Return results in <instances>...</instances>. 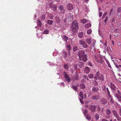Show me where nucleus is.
I'll return each instance as SVG.
<instances>
[{"mask_svg": "<svg viewBox=\"0 0 121 121\" xmlns=\"http://www.w3.org/2000/svg\"><path fill=\"white\" fill-rule=\"evenodd\" d=\"M119 113L120 116H121V108L119 109Z\"/></svg>", "mask_w": 121, "mask_h": 121, "instance_id": "50", "label": "nucleus"}, {"mask_svg": "<svg viewBox=\"0 0 121 121\" xmlns=\"http://www.w3.org/2000/svg\"><path fill=\"white\" fill-rule=\"evenodd\" d=\"M80 100V102L82 104H84V102L82 100V99H80V98L79 99Z\"/></svg>", "mask_w": 121, "mask_h": 121, "instance_id": "51", "label": "nucleus"}, {"mask_svg": "<svg viewBox=\"0 0 121 121\" xmlns=\"http://www.w3.org/2000/svg\"><path fill=\"white\" fill-rule=\"evenodd\" d=\"M115 96V97H116L118 101L121 103V97L117 94H116Z\"/></svg>", "mask_w": 121, "mask_h": 121, "instance_id": "20", "label": "nucleus"}, {"mask_svg": "<svg viewBox=\"0 0 121 121\" xmlns=\"http://www.w3.org/2000/svg\"><path fill=\"white\" fill-rule=\"evenodd\" d=\"M62 54L64 57L65 58L67 55V53L65 50H63L62 51Z\"/></svg>", "mask_w": 121, "mask_h": 121, "instance_id": "22", "label": "nucleus"}, {"mask_svg": "<svg viewBox=\"0 0 121 121\" xmlns=\"http://www.w3.org/2000/svg\"><path fill=\"white\" fill-rule=\"evenodd\" d=\"M85 106L86 108H87L89 106L87 104H86L85 105Z\"/></svg>", "mask_w": 121, "mask_h": 121, "instance_id": "56", "label": "nucleus"}, {"mask_svg": "<svg viewBox=\"0 0 121 121\" xmlns=\"http://www.w3.org/2000/svg\"><path fill=\"white\" fill-rule=\"evenodd\" d=\"M61 85H63V86H64L65 84L64 82H62L61 83Z\"/></svg>", "mask_w": 121, "mask_h": 121, "instance_id": "60", "label": "nucleus"}, {"mask_svg": "<svg viewBox=\"0 0 121 121\" xmlns=\"http://www.w3.org/2000/svg\"><path fill=\"white\" fill-rule=\"evenodd\" d=\"M59 9L61 11V13H65V11L64 9V7L63 5L60 6L59 7Z\"/></svg>", "mask_w": 121, "mask_h": 121, "instance_id": "16", "label": "nucleus"}, {"mask_svg": "<svg viewBox=\"0 0 121 121\" xmlns=\"http://www.w3.org/2000/svg\"><path fill=\"white\" fill-rule=\"evenodd\" d=\"M100 98V96L98 95H95L92 97V99L93 100H98Z\"/></svg>", "mask_w": 121, "mask_h": 121, "instance_id": "14", "label": "nucleus"}, {"mask_svg": "<svg viewBox=\"0 0 121 121\" xmlns=\"http://www.w3.org/2000/svg\"><path fill=\"white\" fill-rule=\"evenodd\" d=\"M91 26V24L90 23H88L86 24L85 26V27L86 28H87Z\"/></svg>", "mask_w": 121, "mask_h": 121, "instance_id": "29", "label": "nucleus"}, {"mask_svg": "<svg viewBox=\"0 0 121 121\" xmlns=\"http://www.w3.org/2000/svg\"><path fill=\"white\" fill-rule=\"evenodd\" d=\"M111 113V111L108 109H107L105 111V113L107 115H109Z\"/></svg>", "mask_w": 121, "mask_h": 121, "instance_id": "17", "label": "nucleus"}, {"mask_svg": "<svg viewBox=\"0 0 121 121\" xmlns=\"http://www.w3.org/2000/svg\"><path fill=\"white\" fill-rule=\"evenodd\" d=\"M112 21L113 22H114L115 21V18H113L112 19Z\"/></svg>", "mask_w": 121, "mask_h": 121, "instance_id": "57", "label": "nucleus"}, {"mask_svg": "<svg viewBox=\"0 0 121 121\" xmlns=\"http://www.w3.org/2000/svg\"><path fill=\"white\" fill-rule=\"evenodd\" d=\"M92 38L91 37L90 38H87L86 40V42L88 44H91V46L94 47L95 44V43L96 42L95 40V42H93V41L92 40Z\"/></svg>", "mask_w": 121, "mask_h": 121, "instance_id": "3", "label": "nucleus"}, {"mask_svg": "<svg viewBox=\"0 0 121 121\" xmlns=\"http://www.w3.org/2000/svg\"><path fill=\"white\" fill-rule=\"evenodd\" d=\"M66 48L67 50L70 51V50L71 47L70 45H68L66 46Z\"/></svg>", "mask_w": 121, "mask_h": 121, "instance_id": "37", "label": "nucleus"}, {"mask_svg": "<svg viewBox=\"0 0 121 121\" xmlns=\"http://www.w3.org/2000/svg\"><path fill=\"white\" fill-rule=\"evenodd\" d=\"M112 43L113 44V45H114V41H113V40H112Z\"/></svg>", "mask_w": 121, "mask_h": 121, "instance_id": "64", "label": "nucleus"}, {"mask_svg": "<svg viewBox=\"0 0 121 121\" xmlns=\"http://www.w3.org/2000/svg\"><path fill=\"white\" fill-rule=\"evenodd\" d=\"M52 8H54V10L55 11L56 9V5H54L53 6Z\"/></svg>", "mask_w": 121, "mask_h": 121, "instance_id": "46", "label": "nucleus"}, {"mask_svg": "<svg viewBox=\"0 0 121 121\" xmlns=\"http://www.w3.org/2000/svg\"><path fill=\"white\" fill-rule=\"evenodd\" d=\"M67 8L69 10H71L73 9V6L71 4H69L67 6Z\"/></svg>", "mask_w": 121, "mask_h": 121, "instance_id": "13", "label": "nucleus"}, {"mask_svg": "<svg viewBox=\"0 0 121 121\" xmlns=\"http://www.w3.org/2000/svg\"><path fill=\"white\" fill-rule=\"evenodd\" d=\"M49 32V31L48 30H45L43 31V33L45 34H48Z\"/></svg>", "mask_w": 121, "mask_h": 121, "instance_id": "38", "label": "nucleus"}, {"mask_svg": "<svg viewBox=\"0 0 121 121\" xmlns=\"http://www.w3.org/2000/svg\"><path fill=\"white\" fill-rule=\"evenodd\" d=\"M108 20V17H106L105 18V20L104 21V22L105 23V25H106V22Z\"/></svg>", "mask_w": 121, "mask_h": 121, "instance_id": "45", "label": "nucleus"}, {"mask_svg": "<svg viewBox=\"0 0 121 121\" xmlns=\"http://www.w3.org/2000/svg\"><path fill=\"white\" fill-rule=\"evenodd\" d=\"M95 117L96 120H98L99 118V115L96 113L95 115Z\"/></svg>", "mask_w": 121, "mask_h": 121, "instance_id": "26", "label": "nucleus"}, {"mask_svg": "<svg viewBox=\"0 0 121 121\" xmlns=\"http://www.w3.org/2000/svg\"><path fill=\"white\" fill-rule=\"evenodd\" d=\"M62 39L65 42H67V41L68 39V37L65 35H63L62 36Z\"/></svg>", "mask_w": 121, "mask_h": 121, "instance_id": "21", "label": "nucleus"}, {"mask_svg": "<svg viewBox=\"0 0 121 121\" xmlns=\"http://www.w3.org/2000/svg\"><path fill=\"white\" fill-rule=\"evenodd\" d=\"M87 113V111L86 110H85L83 112V113L85 116Z\"/></svg>", "mask_w": 121, "mask_h": 121, "instance_id": "39", "label": "nucleus"}, {"mask_svg": "<svg viewBox=\"0 0 121 121\" xmlns=\"http://www.w3.org/2000/svg\"><path fill=\"white\" fill-rule=\"evenodd\" d=\"M64 67L66 69H68V66L67 64H66L65 65H64Z\"/></svg>", "mask_w": 121, "mask_h": 121, "instance_id": "44", "label": "nucleus"}, {"mask_svg": "<svg viewBox=\"0 0 121 121\" xmlns=\"http://www.w3.org/2000/svg\"><path fill=\"white\" fill-rule=\"evenodd\" d=\"M114 64L116 66V67L118 68V66L116 64V63H114Z\"/></svg>", "mask_w": 121, "mask_h": 121, "instance_id": "58", "label": "nucleus"}, {"mask_svg": "<svg viewBox=\"0 0 121 121\" xmlns=\"http://www.w3.org/2000/svg\"><path fill=\"white\" fill-rule=\"evenodd\" d=\"M102 15V12L100 13L99 14V16L100 17H101Z\"/></svg>", "mask_w": 121, "mask_h": 121, "instance_id": "55", "label": "nucleus"}, {"mask_svg": "<svg viewBox=\"0 0 121 121\" xmlns=\"http://www.w3.org/2000/svg\"><path fill=\"white\" fill-rule=\"evenodd\" d=\"M85 54V51L82 50L79 51L78 53V55L79 57V58L82 57Z\"/></svg>", "mask_w": 121, "mask_h": 121, "instance_id": "9", "label": "nucleus"}, {"mask_svg": "<svg viewBox=\"0 0 121 121\" xmlns=\"http://www.w3.org/2000/svg\"><path fill=\"white\" fill-rule=\"evenodd\" d=\"M78 23L75 22H73L71 27V31L72 34H75L77 33L78 29Z\"/></svg>", "mask_w": 121, "mask_h": 121, "instance_id": "1", "label": "nucleus"}, {"mask_svg": "<svg viewBox=\"0 0 121 121\" xmlns=\"http://www.w3.org/2000/svg\"><path fill=\"white\" fill-rule=\"evenodd\" d=\"M112 112L114 116L116 118L117 121L119 120V116L117 112L114 110H112Z\"/></svg>", "mask_w": 121, "mask_h": 121, "instance_id": "8", "label": "nucleus"}, {"mask_svg": "<svg viewBox=\"0 0 121 121\" xmlns=\"http://www.w3.org/2000/svg\"><path fill=\"white\" fill-rule=\"evenodd\" d=\"M92 91L94 92H96L98 91L99 88L97 87H93L92 88Z\"/></svg>", "mask_w": 121, "mask_h": 121, "instance_id": "18", "label": "nucleus"}, {"mask_svg": "<svg viewBox=\"0 0 121 121\" xmlns=\"http://www.w3.org/2000/svg\"><path fill=\"white\" fill-rule=\"evenodd\" d=\"M80 87L81 89L83 90L85 88V85L83 83L81 84L80 85Z\"/></svg>", "mask_w": 121, "mask_h": 121, "instance_id": "24", "label": "nucleus"}, {"mask_svg": "<svg viewBox=\"0 0 121 121\" xmlns=\"http://www.w3.org/2000/svg\"><path fill=\"white\" fill-rule=\"evenodd\" d=\"M106 62L108 65V66L110 68V69H111V67L110 65L109 61H106Z\"/></svg>", "mask_w": 121, "mask_h": 121, "instance_id": "41", "label": "nucleus"}, {"mask_svg": "<svg viewBox=\"0 0 121 121\" xmlns=\"http://www.w3.org/2000/svg\"><path fill=\"white\" fill-rule=\"evenodd\" d=\"M78 49V47L76 46H74L73 47V51L75 52H76Z\"/></svg>", "mask_w": 121, "mask_h": 121, "instance_id": "33", "label": "nucleus"}, {"mask_svg": "<svg viewBox=\"0 0 121 121\" xmlns=\"http://www.w3.org/2000/svg\"><path fill=\"white\" fill-rule=\"evenodd\" d=\"M72 15H71V16H70V18L71 19H70V20L71 21V20H72Z\"/></svg>", "mask_w": 121, "mask_h": 121, "instance_id": "62", "label": "nucleus"}, {"mask_svg": "<svg viewBox=\"0 0 121 121\" xmlns=\"http://www.w3.org/2000/svg\"><path fill=\"white\" fill-rule=\"evenodd\" d=\"M110 87L111 90L113 91H115L116 89V87L115 85L112 83H110Z\"/></svg>", "mask_w": 121, "mask_h": 121, "instance_id": "12", "label": "nucleus"}, {"mask_svg": "<svg viewBox=\"0 0 121 121\" xmlns=\"http://www.w3.org/2000/svg\"><path fill=\"white\" fill-rule=\"evenodd\" d=\"M84 98H86V94H85L84 95Z\"/></svg>", "mask_w": 121, "mask_h": 121, "instance_id": "63", "label": "nucleus"}, {"mask_svg": "<svg viewBox=\"0 0 121 121\" xmlns=\"http://www.w3.org/2000/svg\"><path fill=\"white\" fill-rule=\"evenodd\" d=\"M108 99L111 104L115 105L116 106H118L119 104L118 103L114 101L112 96H111L110 95L108 96Z\"/></svg>", "mask_w": 121, "mask_h": 121, "instance_id": "4", "label": "nucleus"}, {"mask_svg": "<svg viewBox=\"0 0 121 121\" xmlns=\"http://www.w3.org/2000/svg\"><path fill=\"white\" fill-rule=\"evenodd\" d=\"M96 106L95 105H90L89 107V109L92 112H94L96 108Z\"/></svg>", "mask_w": 121, "mask_h": 121, "instance_id": "7", "label": "nucleus"}, {"mask_svg": "<svg viewBox=\"0 0 121 121\" xmlns=\"http://www.w3.org/2000/svg\"><path fill=\"white\" fill-rule=\"evenodd\" d=\"M100 102L102 104H105L107 103V101L105 99L103 98L101 99Z\"/></svg>", "mask_w": 121, "mask_h": 121, "instance_id": "15", "label": "nucleus"}, {"mask_svg": "<svg viewBox=\"0 0 121 121\" xmlns=\"http://www.w3.org/2000/svg\"><path fill=\"white\" fill-rule=\"evenodd\" d=\"M117 12L118 13L121 12V8H119L117 9Z\"/></svg>", "mask_w": 121, "mask_h": 121, "instance_id": "43", "label": "nucleus"}, {"mask_svg": "<svg viewBox=\"0 0 121 121\" xmlns=\"http://www.w3.org/2000/svg\"><path fill=\"white\" fill-rule=\"evenodd\" d=\"M79 96L82 99H83L84 98L83 96V93L82 91H80L79 93Z\"/></svg>", "mask_w": 121, "mask_h": 121, "instance_id": "28", "label": "nucleus"}, {"mask_svg": "<svg viewBox=\"0 0 121 121\" xmlns=\"http://www.w3.org/2000/svg\"><path fill=\"white\" fill-rule=\"evenodd\" d=\"M47 23L48 24L51 25L53 23V21L52 20H48L47 21Z\"/></svg>", "mask_w": 121, "mask_h": 121, "instance_id": "25", "label": "nucleus"}, {"mask_svg": "<svg viewBox=\"0 0 121 121\" xmlns=\"http://www.w3.org/2000/svg\"><path fill=\"white\" fill-rule=\"evenodd\" d=\"M90 69L89 67H86L85 68V71L86 73H89L90 71Z\"/></svg>", "mask_w": 121, "mask_h": 121, "instance_id": "19", "label": "nucleus"}, {"mask_svg": "<svg viewBox=\"0 0 121 121\" xmlns=\"http://www.w3.org/2000/svg\"><path fill=\"white\" fill-rule=\"evenodd\" d=\"M85 8L86 9L85 10V11H88V7L87 6H85Z\"/></svg>", "mask_w": 121, "mask_h": 121, "instance_id": "49", "label": "nucleus"}, {"mask_svg": "<svg viewBox=\"0 0 121 121\" xmlns=\"http://www.w3.org/2000/svg\"><path fill=\"white\" fill-rule=\"evenodd\" d=\"M71 88L75 91H77L76 90L77 89V87L76 86L73 85L72 86Z\"/></svg>", "mask_w": 121, "mask_h": 121, "instance_id": "34", "label": "nucleus"}, {"mask_svg": "<svg viewBox=\"0 0 121 121\" xmlns=\"http://www.w3.org/2000/svg\"><path fill=\"white\" fill-rule=\"evenodd\" d=\"M79 59L80 60L84 62H86L87 60V57L86 55V54H84Z\"/></svg>", "mask_w": 121, "mask_h": 121, "instance_id": "10", "label": "nucleus"}, {"mask_svg": "<svg viewBox=\"0 0 121 121\" xmlns=\"http://www.w3.org/2000/svg\"><path fill=\"white\" fill-rule=\"evenodd\" d=\"M83 33L82 32H81L79 33L78 35V37L80 38L83 37Z\"/></svg>", "mask_w": 121, "mask_h": 121, "instance_id": "23", "label": "nucleus"}, {"mask_svg": "<svg viewBox=\"0 0 121 121\" xmlns=\"http://www.w3.org/2000/svg\"><path fill=\"white\" fill-rule=\"evenodd\" d=\"M79 45L82 46L84 48H87L88 46V45L85 42L82 40H79Z\"/></svg>", "mask_w": 121, "mask_h": 121, "instance_id": "5", "label": "nucleus"}, {"mask_svg": "<svg viewBox=\"0 0 121 121\" xmlns=\"http://www.w3.org/2000/svg\"><path fill=\"white\" fill-rule=\"evenodd\" d=\"M63 74L64 76L65 81L67 82H69L71 81V78L67 74L66 72H64Z\"/></svg>", "mask_w": 121, "mask_h": 121, "instance_id": "6", "label": "nucleus"}, {"mask_svg": "<svg viewBox=\"0 0 121 121\" xmlns=\"http://www.w3.org/2000/svg\"><path fill=\"white\" fill-rule=\"evenodd\" d=\"M95 78L96 80H100L102 81L104 80V76L102 74H100L99 72L98 71L96 73L95 77Z\"/></svg>", "mask_w": 121, "mask_h": 121, "instance_id": "2", "label": "nucleus"}, {"mask_svg": "<svg viewBox=\"0 0 121 121\" xmlns=\"http://www.w3.org/2000/svg\"><path fill=\"white\" fill-rule=\"evenodd\" d=\"M37 23L38 25L40 26H41V21L39 20H37Z\"/></svg>", "mask_w": 121, "mask_h": 121, "instance_id": "27", "label": "nucleus"}, {"mask_svg": "<svg viewBox=\"0 0 121 121\" xmlns=\"http://www.w3.org/2000/svg\"><path fill=\"white\" fill-rule=\"evenodd\" d=\"M92 30L90 29H89L87 31V33L88 35H90L91 34Z\"/></svg>", "mask_w": 121, "mask_h": 121, "instance_id": "30", "label": "nucleus"}, {"mask_svg": "<svg viewBox=\"0 0 121 121\" xmlns=\"http://www.w3.org/2000/svg\"><path fill=\"white\" fill-rule=\"evenodd\" d=\"M104 61L103 60H102L100 59H99V60H98L97 62H99V63L101 64L103 63Z\"/></svg>", "mask_w": 121, "mask_h": 121, "instance_id": "35", "label": "nucleus"}, {"mask_svg": "<svg viewBox=\"0 0 121 121\" xmlns=\"http://www.w3.org/2000/svg\"><path fill=\"white\" fill-rule=\"evenodd\" d=\"M117 92L118 93V94H121V92L119 90H118L117 91Z\"/></svg>", "mask_w": 121, "mask_h": 121, "instance_id": "61", "label": "nucleus"}, {"mask_svg": "<svg viewBox=\"0 0 121 121\" xmlns=\"http://www.w3.org/2000/svg\"><path fill=\"white\" fill-rule=\"evenodd\" d=\"M78 65L76 64H74L73 66V68L74 69H77L78 68L77 67Z\"/></svg>", "mask_w": 121, "mask_h": 121, "instance_id": "42", "label": "nucleus"}, {"mask_svg": "<svg viewBox=\"0 0 121 121\" xmlns=\"http://www.w3.org/2000/svg\"><path fill=\"white\" fill-rule=\"evenodd\" d=\"M84 78L85 79H86L87 81L89 80V79L87 78V76L86 75H84Z\"/></svg>", "mask_w": 121, "mask_h": 121, "instance_id": "48", "label": "nucleus"}, {"mask_svg": "<svg viewBox=\"0 0 121 121\" xmlns=\"http://www.w3.org/2000/svg\"><path fill=\"white\" fill-rule=\"evenodd\" d=\"M86 118L88 120H89L91 119V117L90 115H87L86 117Z\"/></svg>", "mask_w": 121, "mask_h": 121, "instance_id": "40", "label": "nucleus"}, {"mask_svg": "<svg viewBox=\"0 0 121 121\" xmlns=\"http://www.w3.org/2000/svg\"><path fill=\"white\" fill-rule=\"evenodd\" d=\"M102 121H108L106 119L104 118L102 119Z\"/></svg>", "mask_w": 121, "mask_h": 121, "instance_id": "52", "label": "nucleus"}, {"mask_svg": "<svg viewBox=\"0 0 121 121\" xmlns=\"http://www.w3.org/2000/svg\"><path fill=\"white\" fill-rule=\"evenodd\" d=\"M103 90L104 91L105 93L108 96L110 95L108 87H104V88H102Z\"/></svg>", "mask_w": 121, "mask_h": 121, "instance_id": "11", "label": "nucleus"}, {"mask_svg": "<svg viewBox=\"0 0 121 121\" xmlns=\"http://www.w3.org/2000/svg\"><path fill=\"white\" fill-rule=\"evenodd\" d=\"M113 10V9L112 8L111 9L110 12V16L111 15H112L113 14L114 12Z\"/></svg>", "mask_w": 121, "mask_h": 121, "instance_id": "36", "label": "nucleus"}, {"mask_svg": "<svg viewBox=\"0 0 121 121\" xmlns=\"http://www.w3.org/2000/svg\"><path fill=\"white\" fill-rule=\"evenodd\" d=\"M94 75L92 74H90L88 75V77L90 79L92 78L93 77Z\"/></svg>", "mask_w": 121, "mask_h": 121, "instance_id": "31", "label": "nucleus"}, {"mask_svg": "<svg viewBox=\"0 0 121 121\" xmlns=\"http://www.w3.org/2000/svg\"><path fill=\"white\" fill-rule=\"evenodd\" d=\"M107 13L106 12L104 13L103 15L105 17V16L106 15H107Z\"/></svg>", "mask_w": 121, "mask_h": 121, "instance_id": "59", "label": "nucleus"}, {"mask_svg": "<svg viewBox=\"0 0 121 121\" xmlns=\"http://www.w3.org/2000/svg\"><path fill=\"white\" fill-rule=\"evenodd\" d=\"M87 22V20L86 19H84L81 20V22L83 23H85Z\"/></svg>", "mask_w": 121, "mask_h": 121, "instance_id": "32", "label": "nucleus"}, {"mask_svg": "<svg viewBox=\"0 0 121 121\" xmlns=\"http://www.w3.org/2000/svg\"><path fill=\"white\" fill-rule=\"evenodd\" d=\"M89 65L91 66H92V64L90 62H89L88 63Z\"/></svg>", "mask_w": 121, "mask_h": 121, "instance_id": "54", "label": "nucleus"}, {"mask_svg": "<svg viewBox=\"0 0 121 121\" xmlns=\"http://www.w3.org/2000/svg\"><path fill=\"white\" fill-rule=\"evenodd\" d=\"M49 6H50L52 8V7H53V4L52 3H51L49 4Z\"/></svg>", "mask_w": 121, "mask_h": 121, "instance_id": "47", "label": "nucleus"}, {"mask_svg": "<svg viewBox=\"0 0 121 121\" xmlns=\"http://www.w3.org/2000/svg\"><path fill=\"white\" fill-rule=\"evenodd\" d=\"M95 60L96 61H98V60H99V59H98V58L97 57L95 56Z\"/></svg>", "mask_w": 121, "mask_h": 121, "instance_id": "53", "label": "nucleus"}]
</instances>
